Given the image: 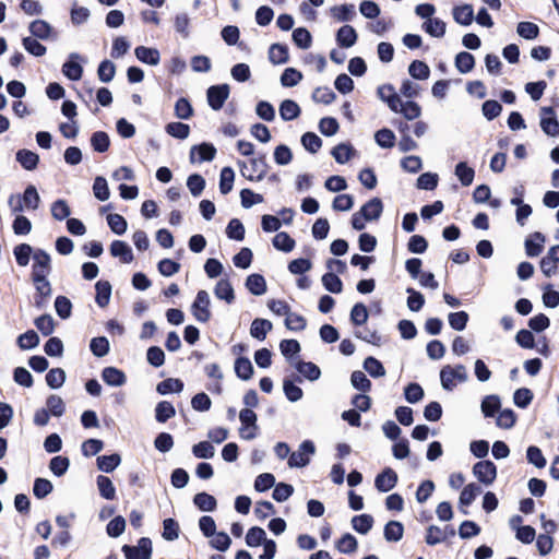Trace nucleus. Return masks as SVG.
I'll use <instances>...</instances> for the list:
<instances>
[{"label":"nucleus","mask_w":559,"mask_h":559,"mask_svg":"<svg viewBox=\"0 0 559 559\" xmlns=\"http://www.w3.org/2000/svg\"><path fill=\"white\" fill-rule=\"evenodd\" d=\"M454 21L463 26H468L474 20V10L471 4L456 5L452 10Z\"/></svg>","instance_id":"4be33fe9"},{"label":"nucleus","mask_w":559,"mask_h":559,"mask_svg":"<svg viewBox=\"0 0 559 559\" xmlns=\"http://www.w3.org/2000/svg\"><path fill=\"white\" fill-rule=\"evenodd\" d=\"M96 297L95 301L100 307L104 308L109 304L111 296V285L107 281H98L95 285Z\"/></svg>","instance_id":"c756f323"},{"label":"nucleus","mask_w":559,"mask_h":559,"mask_svg":"<svg viewBox=\"0 0 559 559\" xmlns=\"http://www.w3.org/2000/svg\"><path fill=\"white\" fill-rule=\"evenodd\" d=\"M35 287L34 306L44 309L52 294V287L48 276L31 277Z\"/></svg>","instance_id":"20e7f679"},{"label":"nucleus","mask_w":559,"mask_h":559,"mask_svg":"<svg viewBox=\"0 0 559 559\" xmlns=\"http://www.w3.org/2000/svg\"><path fill=\"white\" fill-rule=\"evenodd\" d=\"M421 27L430 36L441 38L445 34L447 24L438 17H432L425 21Z\"/></svg>","instance_id":"a878e982"},{"label":"nucleus","mask_w":559,"mask_h":559,"mask_svg":"<svg viewBox=\"0 0 559 559\" xmlns=\"http://www.w3.org/2000/svg\"><path fill=\"white\" fill-rule=\"evenodd\" d=\"M516 33L520 37L532 40L539 34V27L532 22H520L516 26Z\"/></svg>","instance_id":"bf43d9fd"},{"label":"nucleus","mask_w":559,"mask_h":559,"mask_svg":"<svg viewBox=\"0 0 559 559\" xmlns=\"http://www.w3.org/2000/svg\"><path fill=\"white\" fill-rule=\"evenodd\" d=\"M216 154V148L209 143H202L200 145H194L190 152V159L192 163L194 162H210L214 159Z\"/></svg>","instance_id":"4468645a"},{"label":"nucleus","mask_w":559,"mask_h":559,"mask_svg":"<svg viewBox=\"0 0 559 559\" xmlns=\"http://www.w3.org/2000/svg\"><path fill=\"white\" fill-rule=\"evenodd\" d=\"M527 462L537 468H544L546 466V459L542 450L536 445H530L526 450Z\"/></svg>","instance_id":"69168bd1"},{"label":"nucleus","mask_w":559,"mask_h":559,"mask_svg":"<svg viewBox=\"0 0 559 559\" xmlns=\"http://www.w3.org/2000/svg\"><path fill=\"white\" fill-rule=\"evenodd\" d=\"M211 299L206 290H199L191 306V311L197 321L205 323L211 319Z\"/></svg>","instance_id":"423d86ee"},{"label":"nucleus","mask_w":559,"mask_h":559,"mask_svg":"<svg viewBox=\"0 0 559 559\" xmlns=\"http://www.w3.org/2000/svg\"><path fill=\"white\" fill-rule=\"evenodd\" d=\"M134 55L139 61L150 66H157L160 61V53L156 48L138 46Z\"/></svg>","instance_id":"dca6fc26"},{"label":"nucleus","mask_w":559,"mask_h":559,"mask_svg":"<svg viewBox=\"0 0 559 559\" xmlns=\"http://www.w3.org/2000/svg\"><path fill=\"white\" fill-rule=\"evenodd\" d=\"M283 391L286 399L293 403L300 401L304 396L302 390L294 383V380L288 378L283 381Z\"/></svg>","instance_id":"79ce46f5"},{"label":"nucleus","mask_w":559,"mask_h":559,"mask_svg":"<svg viewBox=\"0 0 559 559\" xmlns=\"http://www.w3.org/2000/svg\"><path fill=\"white\" fill-rule=\"evenodd\" d=\"M238 165L241 175L250 181H261L269 169L265 155L251 158L249 165L246 162H239Z\"/></svg>","instance_id":"f03ea898"},{"label":"nucleus","mask_w":559,"mask_h":559,"mask_svg":"<svg viewBox=\"0 0 559 559\" xmlns=\"http://www.w3.org/2000/svg\"><path fill=\"white\" fill-rule=\"evenodd\" d=\"M269 59L273 64L286 63L289 59L287 46L282 44L271 45L269 49Z\"/></svg>","instance_id":"7c9ffc66"},{"label":"nucleus","mask_w":559,"mask_h":559,"mask_svg":"<svg viewBox=\"0 0 559 559\" xmlns=\"http://www.w3.org/2000/svg\"><path fill=\"white\" fill-rule=\"evenodd\" d=\"M273 246L280 251L290 252L295 248V240L285 231L277 233L273 240Z\"/></svg>","instance_id":"4c0bfd02"},{"label":"nucleus","mask_w":559,"mask_h":559,"mask_svg":"<svg viewBox=\"0 0 559 559\" xmlns=\"http://www.w3.org/2000/svg\"><path fill=\"white\" fill-rule=\"evenodd\" d=\"M229 96V86L227 84L213 85L207 88L206 97L209 106L213 110H219Z\"/></svg>","instance_id":"1a4fd4ad"},{"label":"nucleus","mask_w":559,"mask_h":559,"mask_svg":"<svg viewBox=\"0 0 559 559\" xmlns=\"http://www.w3.org/2000/svg\"><path fill=\"white\" fill-rule=\"evenodd\" d=\"M165 131L173 138L185 140L190 134V127L182 122H169L166 124Z\"/></svg>","instance_id":"09e8293b"},{"label":"nucleus","mask_w":559,"mask_h":559,"mask_svg":"<svg viewBox=\"0 0 559 559\" xmlns=\"http://www.w3.org/2000/svg\"><path fill=\"white\" fill-rule=\"evenodd\" d=\"M474 476L484 485H491L497 477V467L491 461H479L473 466Z\"/></svg>","instance_id":"6e6552de"},{"label":"nucleus","mask_w":559,"mask_h":559,"mask_svg":"<svg viewBox=\"0 0 559 559\" xmlns=\"http://www.w3.org/2000/svg\"><path fill=\"white\" fill-rule=\"evenodd\" d=\"M39 39L34 38L32 36L24 37L22 39V45L24 49L35 56V57H41L46 53L47 48L38 41Z\"/></svg>","instance_id":"49530a36"},{"label":"nucleus","mask_w":559,"mask_h":559,"mask_svg":"<svg viewBox=\"0 0 559 559\" xmlns=\"http://www.w3.org/2000/svg\"><path fill=\"white\" fill-rule=\"evenodd\" d=\"M500 399L498 395H487L481 401V412L485 417H492L500 408Z\"/></svg>","instance_id":"de8ad7c7"},{"label":"nucleus","mask_w":559,"mask_h":559,"mask_svg":"<svg viewBox=\"0 0 559 559\" xmlns=\"http://www.w3.org/2000/svg\"><path fill=\"white\" fill-rule=\"evenodd\" d=\"M183 389V383L179 379L169 378L157 384V392L162 395L175 392L179 393Z\"/></svg>","instance_id":"5fc2aeb1"},{"label":"nucleus","mask_w":559,"mask_h":559,"mask_svg":"<svg viewBox=\"0 0 559 559\" xmlns=\"http://www.w3.org/2000/svg\"><path fill=\"white\" fill-rule=\"evenodd\" d=\"M83 60L78 52H71L69 59L62 66V73L71 81H79L83 75V67L79 61Z\"/></svg>","instance_id":"f8f14e48"},{"label":"nucleus","mask_w":559,"mask_h":559,"mask_svg":"<svg viewBox=\"0 0 559 559\" xmlns=\"http://www.w3.org/2000/svg\"><path fill=\"white\" fill-rule=\"evenodd\" d=\"M383 534L388 542L396 543L403 537L404 526L399 521H390L385 524Z\"/></svg>","instance_id":"72a5a7b5"},{"label":"nucleus","mask_w":559,"mask_h":559,"mask_svg":"<svg viewBox=\"0 0 559 559\" xmlns=\"http://www.w3.org/2000/svg\"><path fill=\"white\" fill-rule=\"evenodd\" d=\"M511 204L518 206L515 217L516 223L520 226L525 225V221L528 218V216L532 214V207L528 204L523 203V199L521 198H512Z\"/></svg>","instance_id":"c03bdc74"},{"label":"nucleus","mask_w":559,"mask_h":559,"mask_svg":"<svg viewBox=\"0 0 559 559\" xmlns=\"http://www.w3.org/2000/svg\"><path fill=\"white\" fill-rule=\"evenodd\" d=\"M392 111L395 114H402L407 120H414L421 115V107L413 100L403 102L400 99L396 110Z\"/></svg>","instance_id":"412c9836"},{"label":"nucleus","mask_w":559,"mask_h":559,"mask_svg":"<svg viewBox=\"0 0 559 559\" xmlns=\"http://www.w3.org/2000/svg\"><path fill=\"white\" fill-rule=\"evenodd\" d=\"M102 378L110 386H122L127 382L124 372L116 367L104 368Z\"/></svg>","instance_id":"a211bd4d"},{"label":"nucleus","mask_w":559,"mask_h":559,"mask_svg":"<svg viewBox=\"0 0 559 559\" xmlns=\"http://www.w3.org/2000/svg\"><path fill=\"white\" fill-rule=\"evenodd\" d=\"M357 37L353 26L344 25L336 33V43L342 48H349L356 44Z\"/></svg>","instance_id":"6ab92c4d"},{"label":"nucleus","mask_w":559,"mask_h":559,"mask_svg":"<svg viewBox=\"0 0 559 559\" xmlns=\"http://www.w3.org/2000/svg\"><path fill=\"white\" fill-rule=\"evenodd\" d=\"M190 21L191 20L186 12L176 14V16L174 19L175 31L185 39L190 36V31H189Z\"/></svg>","instance_id":"864d4df0"},{"label":"nucleus","mask_w":559,"mask_h":559,"mask_svg":"<svg viewBox=\"0 0 559 559\" xmlns=\"http://www.w3.org/2000/svg\"><path fill=\"white\" fill-rule=\"evenodd\" d=\"M194 504L204 512H211L214 511L216 508V499L206 493V492H199L193 498Z\"/></svg>","instance_id":"37998d69"},{"label":"nucleus","mask_w":559,"mask_h":559,"mask_svg":"<svg viewBox=\"0 0 559 559\" xmlns=\"http://www.w3.org/2000/svg\"><path fill=\"white\" fill-rule=\"evenodd\" d=\"M335 546L342 554H353L357 549V539L352 534L346 533L336 542Z\"/></svg>","instance_id":"13d9d810"},{"label":"nucleus","mask_w":559,"mask_h":559,"mask_svg":"<svg viewBox=\"0 0 559 559\" xmlns=\"http://www.w3.org/2000/svg\"><path fill=\"white\" fill-rule=\"evenodd\" d=\"M70 466V461L66 456H55L49 462V469L55 476H63Z\"/></svg>","instance_id":"774afa93"},{"label":"nucleus","mask_w":559,"mask_h":559,"mask_svg":"<svg viewBox=\"0 0 559 559\" xmlns=\"http://www.w3.org/2000/svg\"><path fill=\"white\" fill-rule=\"evenodd\" d=\"M300 115L299 105L292 100L285 99L280 105V116L284 121H290L298 118Z\"/></svg>","instance_id":"c85d7f7f"},{"label":"nucleus","mask_w":559,"mask_h":559,"mask_svg":"<svg viewBox=\"0 0 559 559\" xmlns=\"http://www.w3.org/2000/svg\"><path fill=\"white\" fill-rule=\"evenodd\" d=\"M382 201L379 198H373L369 200L367 203H365L359 212L365 216V219L371 222L379 219L382 214Z\"/></svg>","instance_id":"f3484780"},{"label":"nucleus","mask_w":559,"mask_h":559,"mask_svg":"<svg viewBox=\"0 0 559 559\" xmlns=\"http://www.w3.org/2000/svg\"><path fill=\"white\" fill-rule=\"evenodd\" d=\"M316 452L314 443L305 440L300 443L297 451L293 452L288 457V466L292 468L305 467L309 464L311 455Z\"/></svg>","instance_id":"7ed1b4c3"},{"label":"nucleus","mask_w":559,"mask_h":559,"mask_svg":"<svg viewBox=\"0 0 559 559\" xmlns=\"http://www.w3.org/2000/svg\"><path fill=\"white\" fill-rule=\"evenodd\" d=\"M110 253L115 258H119L122 263L133 261V253L130 246L121 240H115L110 245Z\"/></svg>","instance_id":"aec40b11"},{"label":"nucleus","mask_w":559,"mask_h":559,"mask_svg":"<svg viewBox=\"0 0 559 559\" xmlns=\"http://www.w3.org/2000/svg\"><path fill=\"white\" fill-rule=\"evenodd\" d=\"M454 174L464 187L471 186L475 177V170L468 167L465 162H460L455 166Z\"/></svg>","instance_id":"f704fd0d"},{"label":"nucleus","mask_w":559,"mask_h":559,"mask_svg":"<svg viewBox=\"0 0 559 559\" xmlns=\"http://www.w3.org/2000/svg\"><path fill=\"white\" fill-rule=\"evenodd\" d=\"M294 366L299 373L310 381H316L321 376L320 368L311 361H297Z\"/></svg>","instance_id":"cd10ccee"},{"label":"nucleus","mask_w":559,"mask_h":559,"mask_svg":"<svg viewBox=\"0 0 559 559\" xmlns=\"http://www.w3.org/2000/svg\"><path fill=\"white\" fill-rule=\"evenodd\" d=\"M475 66L474 56L466 51H461L455 57V67L460 73H468Z\"/></svg>","instance_id":"58836bf2"},{"label":"nucleus","mask_w":559,"mask_h":559,"mask_svg":"<svg viewBox=\"0 0 559 559\" xmlns=\"http://www.w3.org/2000/svg\"><path fill=\"white\" fill-rule=\"evenodd\" d=\"M468 380L466 367L463 365L443 366L440 371L441 385L447 391H452L457 383H463Z\"/></svg>","instance_id":"f257e3e1"},{"label":"nucleus","mask_w":559,"mask_h":559,"mask_svg":"<svg viewBox=\"0 0 559 559\" xmlns=\"http://www.w3.org/2000/svg\"><path fill=\"white\" fill-rule=\"evenodd\" d=\"M122 551L127 559H150L152 554V542L150 538L142 537L136 546L124 545Z\"/></svg>","instance_id":"0eeeda50"},{"label":"nucleus","mask_w":559,"mask_h":559,"mask_svg":"<svg viewBox=\"0 0 559 559\" xmlns=\"http://www.w3.org/2000/svg\"><path fill=\"white\" fill-rule=\"evenodd\" d=\"M247 289L255 295L261 296L266 292V283L262 275L260 274H251L246 280Z\"/></svg>","instance_id":"473e14b6"},{"label":"nucleus","mask_w":559,"mask_h":559,"mask_svg":"<svg viewBox=\"0 0 559 559\" xmlns=\"http://www.w3.org/2000/svg\"><path fill=\"white\" fill-rule=\"evenodd\" d=\"M16 160L24 169L34 170L38 165L39 156L33 151L23 148L17 151Z\"/></svg>","instance_id":"bb28decb"},{"label":"nucleus","mask_w":559,"mask_h":559,"mask_svg":"<svg viewBox=\"0 0 559 559\" xmlns=\"http://www.w3.org/2000/svg\"><path fill=\"white\" fill-rule=\"evenodd\" d=\"M378 97L384 102L391 110H396V106L401 99L400 95L391 84H383L377 90Z\"/></svg>","instance_id":"2eb2a0df"},{"label":"nucleus","mask_w":559,"mask_h":559,"mask_svg":"<svg viewBox=\"0 0 559 559\" xmlns=\"http://www.w3.org/2000/svg\"><path fill=\"white\" fill-rule=\"evenodd\" d=\"M408 73L416 80H427L430 74V69L424 61L414 60L408 66Z\"/></svg>","instance_id":"6e6d98bb"},{"label":"nucleus","mask_w":559,"mask_h":559,"mask_svg":"<svg viewBox=\"0 0 559 559\" xmlns=\"http://www.w3.org/2000/svg\"><path fill=\"white\" fill-rule=\"evenodd\" d=\"M34 251L35 250L28 243L17 245L13 250L16 263L20 266H26L29 263L31 257L33 258Z\"/></svg>","instance_id":"a19ab883"},{"label":"nucleus","mask_w":559,"mask_h":559,"mask_svg":"<svg viewBox=\"0 0 559 559\" xmlns=\"http://www.w3.org/2000/svg\"><path fill=\"white\" fill-rule=\"evenodd\" d=\"M448 534L445 530L437 525H430L427 528L425 540L428 545L435 546L445 540Z\"/></svg>","instance_id":"4d7b16f0"},{"label":"nucleus","mask_w":559,"mask_h":559,"mask_svg":"<svg viewBox=\"0 0 559 559\" xmlns=\"http://www.w3.org/2000/svg\"><path fill=\"white\" fill-rule=\"evenodd\" d=\"M481 493V488L475 483L466 485L460 495V503L462 506H469Z\"/></svg>","instance_id":"a18cd8bd"},{"label":"nucleus","mask_w":559,"mask_h":559,"mask_svg":"<svg viewBox=\"0 0 559 559\" xmlns=\"http://www.w3.org/2000/svg\"><path fill=\"white\" fill-rule=\"evenodd\" d=\"M322 284L326 290L333 294H340L343 289L341 278L333 272L325 273L322 276Z\"/></svg>","instance_id":"680f3d73"},{"label":"nucleus","mask_w":559,"mask_h":559,"mask_svg":"<svg viewBox=\"0 0 559 559\" xmlns=\"http://www.w3.org/2000/svg\"><path fill=\"white\" fill-rule=\"evenodd\" d=\"M120 462L121 457L117 453L103 455L97 457V467L105 473H111L119 466Z\"/></svg>","instance_id":"ea45409f"},{"label":"nucleus","mask_w":559,"mask_h":559,"mask_svg":"<svg viewBox=\"0 0 559 559\" xmlns=\"http://www.w3.org/2000/svg\"><path fill=\"white\" fill-rule=\"evenodd\" d=\"M21 198L23 200L25 209L33 211L38 209L40 203V197L35 186H27Z\"/></svg>","instance_id":"e433bc0d"},{"label":"nucleus","mask_w":559,"mask_h":559,"mask_svg":"<svg viewBox=\"0 0 559 559\" xmlns=\"http://www.w3.org/2000/svg\"><path fill=\"white\" fill-rule=\"evenodd\" d=\"M176 414L175 407L167 401H162L156 405L155 418L158 423H165Z\"/></svg>","instance_id":"3c124183"},{"label":"nucleus","mask_w":559,"mask_h":559,"mask_svg":"<svg viewBox=\"0 0 559 559\" xmlns=\"http://www.w3.org/2000/svg\"><path fill=\"white\" fill-rule=\"evenodd\" d=\"M214 295L217 299L224 300L229 305L233 304L235 300V292L229 280H219L215 285Z\"/></svg>","instance_id":"5701e85b"},{"label":"nucleus","mask_w":559,"mask_h":559,"mask_svg":"<svg viewBox=\"0 0 559 559\" xmlns=\"http://www.w3.org/2000/svg\"><path fill=\"white\" fill-rule=\"evenodd\" d=\"M540 128L549 136L559 135V122L551 107L542 108Z\"/></svg>","instance_id":"9b49d317"},{"label":"nucleus","mask_w":559,"mask_h":559,"mask_svg":"<svg viewBox=\"0 0 559 559\" xmlns=\"http://www.w3.org/2000/svg\"><path fill=\"white\" fill-rule=\"evenodd\" d=\"M377 144L382 148H391L395 143V134L388 128L380 129L374 134Z\"/></svg>","instance_id":"8fccbe9b"},{"label":"nucleus","mask_w":559,"mask_h":559,"mask_svg":"<svg viewBox=\"0 0 559 559\" xmlns=\"http://www.w3.org/2000/svg\"><path fill=\"white\" fill-rule=\"evenodd\" d=\"M235 372L241 380L248 381L253 374V366L246 357H239L235 361Z\"/></svg>","instance_id":"c9c22d12"},{"label":"nucleus","mask_w":559,"mask_h":559,"mask_svg":"<svg viewBox=\"0 0 559 559\" xmlns=\"http://www.w3.org/2000/svg\"><path fill=\"white\" fill-rule=\"evenodd\" d=\"M47 411L55 417H60L66 411V404L63 400L58 395H50L46 400Z\"/></svg>","instance_id":"0e129e2a"},{"label":"nucleus","mask_w":559,"mask_h":559,"mask_svg":"<svg viewBox=\"0 0 559 559\" xmlns=\"http://www.w3.org/2000/svg\"><path fill=\"white\" fill-rule=\"evenodd\" d=\"M17 345L21 349H32L39 344V337L33 330H28L17 337Z\"/></svg>","instance_id":"e2e57ef3"},{"label":"nucleus","mask_w":559,"mask_h":559,"mask_svg":"<svg viewBox=\"0 0 559 559\" xmlns=\"http://www.w3.org/2000/svg\"><path fill=\"white\" fill-rule=\"evenodd\" d=\"M28 31L32 34V37L40 40H56L58 38V33L45 20H35L31 22Z\"/></svg>","instance_id":"9d476101"},{"label":"nucleus","mask_w":559,"mask_h":559,"mask_svg":"<svg viewBox=\"0 0 559 559\" xmlns=\"http://www.w3.org/2000/svg\"><path fill=\"white\" fill-rule=\"evenodd\" d=\"M235 180V173L230 167H224L219 176V191L222 194H227L233 189Z\"/></svg>","instance_id":"052dcab7"},{"label":"nucleus","mask_w":559,"mask_h":559,"mask_svg":"<svg viewBox=\"0 0 559 559\" xmlns=\"http://www.w3.org/2000/svg\"><path fill=\"white\" fill-rule=\"evenodd\" d=\"M50 211H51V216L56 221H63V219L68 218L71 214L70 206L68 205L67 201L62 200V199L55 201L51 204Z\"/></svg>","instance_id":"338daca9"},{"label":"nucleus","mask_w":559,"mask_h":559,"mask_svg":"<svg viewBox=\"0 0 559 559\" xmlns=\"http://www.w3.org/2000/svg\"><path fill=\"white\" fill-rule=\"evenodd\" d=\"M52 271L50 254L43 249H35L31 277L49 276Z\"/></svg>","instance_id":"39448f33"},{"label":"nucleus","mask_w":559,"mask_h":559,"mask_svg":"<svg viewBox=\"0 0 559 559\" xmlns=\"http://www.w3.org/2000/svg\"><path fill=\"white\" fill-rule=\"evenodd\" d=\"M272 322L266 319H254L250 326V335L253 338L263 341L266 334L272 330Z\"/></svg>","instance_id":"393cba45"},{"label":"nucleus","mask_w":559,"mask_h":559,"mask_svg":"<svg viewBox=\"0 0 559 559\" xmlns=\"http://www.w3.org/2000/svg\"><path fill=\"white\" fill-rule=\"evenodd\" d=\"M99 495L106 500H114L116 498V488L111 479L107 476L99 475L96 478Z\"/></svg>","instance_id":"2f4dec72"},{"label":"nucleus","mask_w":559,"mask_h":559,"mask_svg":"<svg viewBox=\"0 0 559 559\" xmlns=\"http://www.w3.org/2000/svg\"><path fill=\"white\" fill-rule=\"evenodd\" d=\"M352 525L356 532L367 534L373 525V518L369 514L356 515L352 519Z\"/></svg>","instance_id":"603ef678"},{"label":"nucleus","mask_w":559,"mask_h":559,"mask_svg":"<svg viewBox=\"0 0 559 559\" xmlns=\"http://www.w3.org/2000/svg\"><path fill=\"white\" fill-rule=\"evenodd\" d=\"M545 236L536 231L525 240V251L528 257H537L544 249Z\"/></svg>","instance_id":"b1692460"},{"label":"nucleus","mask_w":559,"mask_h":559,"mask_svg":"<svg viewBox=\"0 0 559 559\" xmlns=\"http://www.w3.org/2000/svg\"><path fill=\"white\" fill-rule=\"evenodd\" d=\"M397 474L390 467L384 468L374 479V487L380 492H388L397 484Z\"/></svg>","instance_id":"ddd939ff"}]
</instances>
